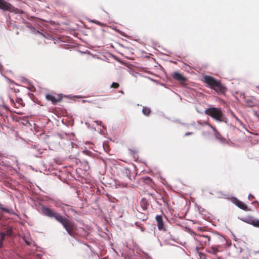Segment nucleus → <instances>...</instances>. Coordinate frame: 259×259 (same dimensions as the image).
<instances>
[{"label":"nucleus","mask_w":259,"mask_h":259,"mask_svg":"<svg viewBox=\"0 0 259 259\" xmlns=\"http://www.w3.org/2000/svg\"><path fill=\"white\" fill-rule=\"evenodd\" d=\"M205 82L209 87L214 90L219 94L224 93L226 91V88L225 86L221 84L219 80L215 79L214 77L206 75L204 77Z\"/></svg>","instance_id":"1"},{"label":"nucleus","mask_w":259,"mask_h":259,"mask_svg":"<svg viewBox=\"0 0 259 259\" xmlns=\"http://www.w3.org/2000/svg\"><path fill=\"white\" fill-rule=\"evenodd\" d=\"M205 113L219 122H226V117L223 110L219 108L211 107L205 110Z\"/></svg>","instance_id":"2"},{"label":"nucleus","mask_w":259,"mask_h":259,"mask_svg":"<svg viewBox=\"0 0 259 259\" xmlns=\"http://www.w3.org/2000/svg\"><path fill=\"white\" fill-rule=\"evenodd\" d=\"M54 218L63 226L70 236L73 235V230L74 228V225L72 222L57 212L56 213Z\"/></svg>","instance_id":"3"},{"label":"nucleus","mask_w":259,"mask_h":259,"mask_svg":"<svg viewBox=\"0 0 259 259\" xmlns=\"http://www.w3.org/2000/svg\"><path fill=\"white\" fill-rule=\"evenodd\" d=\"M0 9L15 13H23L22 10L15 8L12 5L5 0H0Z\"/></svg>","instance_id":"4"},{"label":"nucleus","mask_w":259,"mask_h":259,"mask_svg":"<svg viewBox=\"0 0 259 259\" xmlns=\"http://www.w3.org/2000/svg\"><path fill=\"white\" fill-rule=\"evenodd\" d=\"M195 239L202 246H206L209 244L210 238L206 235L197 234L195 235Z\"/></svg>","instance_id":"5"},{"label":"nucleus","mask_w":259,"mask_h":259,"mask_svg":"<svg viewBox=\"0 0 259 259\" xmlns=\"http://www.w3.org/2000/svg\"><path fill=\"white\" fill-rule=\"evenodd\" d=\"M40 209L42 214L49 218H54L56 213V212L53 211L51 208L44 205L41 206Z\"/></svg>","instance_id":"6"},{"label":"nucleus","mask_w":259,"mask_h":259,"mask_svg":"<svg viewBox=\"0 0 259 259\" xmlns=\"http://www.w3.org/2000/svg\"><path fill=\"white\" fill-rule=\"evenodd\" d=\"M200 124L202 125H207L208 126H209L210 128H212V130L215 132V138L218 139L220 142L223 143L224 142H225L226 141V139L224 138H223L221 135L217 132V130L215 129V128H214V127H213L211 124H209L208 123H207V122H204V123H200Z\"/></svg>","instance_id":"7"},{"label":"nucleus","mask_w":259,"mask_h":259,"mask_svg":"<svg viewBox=\"0 0 259 259\" xmlns=\"http://www.w3.org/2000/svg\"><path fill=\"white\" fill-rule=\"evenodd\" d=\"M155 219L157 223L158 229L161 231H165V229L164 226L163 222L161 215H156Z\"/></svg>","instance_id":"8"},{"label":"nucleus","mask_w":259,"mask_h":259,"mask_svg":"<svg viewBox=\"0 0 259 259\" xmlns=\"http://www.w3.org/2000/svg\"><path fill=\"white\" fill-rule=\"evenodd\" d=\"M24 241L25 242L26 244L29 246H32L37 250L39 247H38L34 242V241L31 239V238H29L28 237H26V236H24L23 237Z\"/></svg>","instance_id":"9"},{"label":"nucleus","mask_w":259,"mask_h":259,"mask_svg":"<svg viewBox=\"0 0 259 259\" xmlns=\"http://www.w3.org/2000/svg\"><path fill=\"white\" fill-rule=\"evenodd\" d=\"M243 221L254 226L259 227V220H258L250 217L248 219H244Z\"/></svg>","instance_id":"10"},{"label":"nucleus","mask_w":259,"mask_h":259,"mask_svg":"<svg viewBox=\"0 0 259 259\" xmlns=\"http://www.w3.org/2000/svg\"><path fill=\"white\" fill-rule=\"evenodd\" d=\"M173 77L174 79L181 82H184L187 80L186 77L178 72H176L174 73Z\"/></svg>","instance_id":"11"},{"label":"nucleus","mask_w":259,"mask_h":259,"mask_svg":"<svg viewBox=\"0 0 259 259\" xmlns=\"http://www.w3.org/2000/svg\"><path fill=\"white\" fill-rule=\"evenodd\" d=\"M46 99L49 101H51L53 103H55L61 100V98L60 97L56 98V97L50 94H47L46 95Z\"/></svg>","instance_id":"12"},{"label":"nucleus","mask_w":259,"mask_h":259,"mask_svg":"<svg viewBox=\"0 0 259 259\" xmlns=\"http://www.w3.org/2000/svg\"><path fill=\"white\" fill-rule=\"evenodd\" d=\"M237 206L240 209L245 210V211H249V209H248L247 205L244 202L240 201L238 204H237Z\"/></svg>","instance_id":"13"},{"label":"nucleus","mask_w":259,"mask_h":259,"mask_svg":"<svg viewBox=\"0 0 259 259\" xmlns=\"http://www.w3.org/2000/svg\"><path fill=\"white\" fill-rule=\"evenodd\" d=\"M3 109H7V106L5 105L3 99L0 97V114L2 115V110Z\"/></svg>","instance_id":"14"},{"label":"nucleus","mask_w":259,"mask_h":259,"mask_svg":"<svg viewBox=\"0 0 259 259\" xmlns=\"http://www.w3.org/2000/svg\"><path fill=\"white\" fill-rule=\"evenodd\" d=\"M142 113L146 116H148L151 113V110L150 108L147 107H143L142 109Z\"/></svg>","instance_id":"15"},{"label":"nucleus","mask_w":259,"mask_h":259,"mask_svg":"<svg viewBox=\"0 0 259 259\" xmlns=\"http://www.w3.org/2000/svg\"><path fill=\"white\" fill-rule=\"evenodd\" d=\"M0 209L3 211L7 212L10 214H13L14 213V211L12 209H8L5 207H4L0 203Z\"/></svg>","instance_id":"16"},{"label":"nucleus","mask_w":259,"mask_h":259,"mask_svg":"<svg viewBox=\"0 0 259 259\" xmlns=\"http://www.w3.org/2000/svg\"><path fill=\"white\" fill-rule=\"evenodd\" d=\"M0 209L3 211L7 212L10 214H13L14 213V211L12 209H8L5 207H4L0 203Z\"/></svg>","instance_id":"17"},{"label":"nucleus","mask_w":259,"mask_h":259,"mask_svg":"<svg viewBox=\"0 0 259 259\" xmlns=\"http://www.w3.org/2000/svg\"><path fill=\"white\" fill-rule=\"evenodd\" d=\"M27 27H28L30 29V30H31V32L32 33H35L36 32H37V33L39 32L38 31H36L35 30V29L33 27H32V26L27 25Z\"/></svg>","instance_id":"18"},{"label":"nucleus","mask_w":259,"mask_h":259,"mask_svg":"<svg viewBox=\"0 0 259 259\" xmlns=\"http://www.w3.org/2000/svg\"><path fill=\"white\" fill-rule=\"evenodd\" d=\"M231 201L234 204H235L236 206H237V204H238V203L239 202L240 200H239L238 199H237L235 197H232L231 198Z\"/></svg>","instance_id":"19"},{"label":"nucleus","mask_w":259,"mask_h":259,"mask_svg":"<svg viewBox=\"0 0 259 259\" xmlns=\"http://www.w3.org/2000/svg\"><path fill=\"white\" fill-rule=\"evenodd\" d=\"M5 237H6L5 233L0 232V241H1V242L3 241L4 240Z\"/></svg>","instance_id":"20"},{"label":"nucleus","mask_w":259,"mask_h":259,"mask_svg":"<svg viewBox=\"0 0 259 259\" xmlns=\"http://www.w3.org/2000/svg\"><path fill=\"white\" fill-rule=\"evenodd\" d=\"M5 234H6V236H11L13 234L12 230L11 229H8L7 230V232Z\"/></svg>","instance_id":"21"},{"label":"nucleus","mask_w":259,"mask_h":259,"mask_svg":"<svg viewBox=\"0 0 259 259\" xmlns=\"http://www.w3.org/2000/svg\"><path fill=\"white\" fill-rule=\"evenodd\" d=\"M118 86H119L118 83H116V82H113L112 84H111L112 88H117V87H118Z\"/></svg>","instance_id":"22"},{"label":"nucleus","mask_w":259,"mask_h":259,"mask_svg":"<svg viewBox=\"0 0 259 259\" xmlns=\"http://www.w3.org/2000/svg\"><path fill=\"white\" fill-rule=\"evenodd\" d=\"M91 22L96 23L97 24H98L100 26H102L103 24L101 22H100L99 21H96L95 20H92Z\"/></svg>","instance_id":"23"},{"label":"nucleus","mask_w":259,"mask_h":259,"mask_svg":"<svg viewBox=\"0 0 259 259\" xmlns=\"http://www.w3.org/2000/svg\"><path fill=\"white\" fill-rule=\"evenodd\" d=\"M192 134V133L191 132H188V133H187L185 134V136H189V135H191Z\"/></svg>","instance_id":"24"},{"label":"nucleus","mask_w":259,"mask_h":259,"mask_svg":"<svg viewBox=\"0 0 259 259\" xmlns=\"http://www.w3.org/2000/svg\"><path fill=\"white\" fill-rule=\"evenodd\" d=\"M2 65L0 64V72H1V73L2 74Z\"/></svg>","instance_id":"25"},{"label":"nucleus","mask_w":259,"mask_h":259,"mask_svg":"<svg viewBox=\"0 0 259 259\" xmlns=\"http://www.w3.org/2000/svg\"><path fill=\"white\" fill-rule=\"evenodd\" d=\"M250 197H253V195L251 194H249L248 196V199H250Z\"/></svg>","instance_id":"26"},{"label":"nucleus","mask_w":259,"mask_h":259,"mask_svg":"<svg viewBox=\"0 0 259 259\" xmlns=\"http://www.w3.org/2000/svg\"><path fill=\"white\" fill-rule=\"evenodd\" d=\"M95 122L97 123V124H99L98 121H96Z\"/></svg>","instance_id":"27"},{"label":"nucleus","mask_w":259,"mask_h":259,"mask_svg":"<svg viewBox=\"0 0 259 259\" xmlns=\"http://www.w3.org/2000/svg\"><path fill=\"white\" fill-rule=\"evenodd\" d=\"M191 234H192L195 235V234L194 232H192Z\"/></svg>","instance_id":"28"},{"label":"nucleus","mask_w":259,"mask_h":259,"mask_svg":"<svg viewBox=\"0 0 259 259\" xmlns=\"http://www.w3.org/2000/svg\"><path fill=\"white\" fill-rule=\"evenodd\" d=\"M7 79L8 80V81H10L9 79L7 78Z\"/></svg>","instance_id":"29"}]
</instances>
